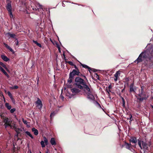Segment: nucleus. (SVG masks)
<instances>
[{"mask_svg": "<svg viewBox=\"0 0 153 153\" xmlns=\"http://www.w3.org/2000/svg\"><path fill=\"white\" fill-rule=\"evenodd\" d=\"M4 45L8 49H9L10 51L13 52V51L9 46H8L7 44L5 43H4Z\"/></svg>", "mask_w": 153, "mask_h": 153, "instance_id": "nucleus-16", "label": "nucleus"}, {"mask_svg": "<svg viewBox=\"0 0 153 153\" xmlns=\"http://www.w3.org/2000/svg\"><path fill=\"white\" fill-rule=\"evenodd\" d=\"M11 98V99L12 100V102L13 103H15V100H14V99L13 98V97H12V98Z\"/></svg>", "mask_w": 153, "mask_h": 153, "instance_id": "nucleus-41", "label": "nucleus"}, {"mask_svg": "<svg viewBox=\"0 0 153 153\" xmlns=\"http://www.w3.org/2000/svg\"><path fill=\"white\" fill-rule=\"evenodd\" d=\"M151 106L153 108V105H151Z\"/></svg>", "mask_w": 153, "mask_h": 153, "instance_id": "nucleus-50", "label": "nucleus"}, {"mask_svg": "<svg viewBox=\"0 0 153 153\" xmlns=\"http://www.w3.org/2000/svg\"><path fill=\"white\" fill-rule=\"evenodd\" d=\"M130 87V91L131 92H135V91H134V89L133 88V84H131L129 86Z\"/></svg>", "mask_w": 153, "mask_h": 153, "instance_id": "nucleus-17", "label": "nucleus"}, {"mask_svg": "<svg viewBox=\"0 0 153 153\" xmlns=\"http://www.w3.org/2000/svg\"><path fill=\"white\" fill-rule=\"evenodd\" d=\"M60 98L62 100H63L64 98V97L61 95V94L60 96Z\"/></svg>", "mask_w": 153, "mask_h": 153, "instance_id": "nucleus-38", "label": "nucleus"}, {"mask_svg": "<svg viewBox=\"0 0 153 153\" xmlns=\"http://www.w3.org/2000/svg\"><path fill=\"white\" fill-rule=\"evenodd\" d=\"M1 57L2 59L5 62H7L10 60V59L6 56L4 55H1Z\"/></svg>", "mask_w": 153, "mask_h": 153, "instance_id": "nucleus-12", "label": "nucleus"}, {"mask_svg": "<svg viewBox=\"0 0 153 153\" xmlns=\"http://www.w3.org/2000/svg\"><path fill=\"white\" fill-rule=\"evenodd\" d=\"M22 121L23 123L27 125V126L28 125V122H27V121L25 120L23 118L22 119Z\"/></svg>", "mask_w": 153, "mask_h": 153, "instance_id": "nucleus-30", "label": "nucleus"}, {"mask_svg": "<svg viewBox=\"0 0 153 153\" xmlns=\"http://www.w3.org/2000/svg\"><path fill=\"white\" fill-rule=\"evenodd\" d=\"M71 90L72 93V94H70V95L69 96L68 95V93H67L66 94V96H68L70 98H71L73 95L77 94L80 91V90L76 88L71 89Z\"/></svg>", "mask_w": 153, "mask_h": 153, "instance_id": "nucleus-6", "label": "nucleus"}, {"mask_svg": "<svg viewBox=\"0 0 153 153\" xmlns=\"http://www.w3.org/2000/svg\"><path fill=\"white\" fill-rule=\"evenodd\" d=\"M5 106L9 110H10L11 108V106L7 102L5 103Z\"/></svg>", "mask_w": 153, "mask_h": 153, "instance_id": "nucleus-19", "label": "nucleus"}, {"mask_svg": "<svg viewBox=\"0 0 153 153\" xmlns=\"http://www.w3.org/2000/svg\"><path fill=\"white\" fill-rule=\"evenodd\" d=\"M4 122L6 128L10 126L11 128L14 129L18 134L19 129L17 128L14 122L12 123V121L9 120L8 118H6L4 119Z\"/></svg>", "mask_w": 153, "mask_h": 153, "instance_id": "nucleus-3", "label": "nucleus"}, {"mask_svg": "<svg viewBox=\"0 0 153 153\" xmlns=\"http://www.w3.org/2000/svg\"><path fill=\"white\" fill-rule=\"evenodd\" d=\"M63 55H64V56H65L64 54H63Z\"/></svg>", "mask_w": 153, "mask_h": 153, "instance_id": "nucleus-56", "label": "nucleus"}, {"mask_svg": "<svg viewBox=\"0 0 153 153\" xmlns=\"http://www.w3.org/2000/svg\"><path fill=\"white\" fill-rule=\"evenodd\" d=\"M73 72H74L73 73L75 75H79V74L80 73L79 72V71L78 70H77L75 69H74L73 70Z\"/></svg>", "mask_w": 153, "mask_h": 153, "instance_id": "nucleus-22", "label": "nucleus"}, {"mask_svg": "<svg viewBox=\"0 0 153 153\" xmlns=\"http://www.w3.org/2000/svg\"><path fill=\"white\" fill-rule=\"evenodd\" d=\"M80 85L81 84H78V85H76L77 86V87L78 88H80V89H82L83 88V87L82 86Z\"/></svg>", "mask_w": 153, "mask_h": 153, "instance_id": "nucleus-29", "label": "nucleus"}, {"mask_svg": "<svg viewBox=\"0 0 153 153\" xmlns=\"http://www.w3.org/2000/svg\"><path fill=\"white\" fill-rule=\"evenodd\" d=\"M142 143L143 149L146 150H147L148 149V147L147 146L146 143L142 141Z\"/></svg>", "mask_w": 153, "mask_h": 153, "instance_id": "nucleus-14", "label": "nucleus"}, {"mask_svg": "<svg viewBox=\"0 0 153 153\" xmlns=\"http://www.w3.org/2000/svg\"><path fill=\"white\" fill-rule=\"evenodd\" d=\"M75 81L76 85L81 84L84 86L85 85V82H84V80L79 77H77L75 79Z\"/></svg>", "mask_w": 153, "mask_h": 153, "instance_id": "nucleus-7", "label": "nucleus"}, {"mask_svg": "<svg viewBox=\"0 0 153 153\" xmlns=\"http://www.w3.org/2000/svg\"><path fill=\"white\" fill-rule=\"evenodd\" d=\"M0 65L4 67H5V65L2 62H0Z\"/></svg>", "mask_w": 153, "mask_h": 153, "instance_id": "nucleus-35", "label": "nucleus"}, {"mask_svg": "<svg viewBox=\"0 0 153 153\" xmlns=\"http://www.w3.org/2000/svg\"><path fill=\"white\" fill-rule=\"evenodd\" d=\"M25 133L27 135L29 136L31 138L33 139V136L29 132L27 131L25 132Z\"/></svg>", "mask_w": 153, "mask_h": 153, "instance_id": "nucleus-23", "label": "nucleus"}, {"mask_svg": "<svg viewBox=\"0 0 153 153\" xmlns=\"http://www.w3.org/2000/svg\"><path fill=\"white\" fill-rule=\"evenodd\" d=\"M8 94L11 98H12V94H11L10 93V92H8Z\"/></svg>", "mask_w": 153, "mask_h": 153, "instance_id": "nucleus-36", "label": "nucleus"}, {"mask_svg": "<svg viewBox=\"0 0 153 153\" xmlns=\"http://www.w3.org/2000/svg\"><path fill=\"white\" fill-rule=\"evenodd\" d=\"M69 62V63H72V62Z\"/></svg>", "mask_w": 153, "mask_h": 153, "instance_id": "nucleus-55", "label": "nucleus"}, {"mask_svg": "<svg viewBox=\"0 0 153 153\" xmlns=\"http://www.w3.org/2000/svg\"><path fill=\"white\" fill-rule=\"evenodd\" d=\"M42 146V148L44 147L45 146V145L44 143V142L43 141H42L40 142Z\"/></svg>", "mask_w": 153, "mask_h": 153, "instance_id": "nucleus-27", "label": "nucleus"}, {"mask_svg": "<svg viewBox=\"0 0 153 153\" xmlns=\"http://www.w3.org/2000/svg\"><path fill=\"white\" fill-rule=\"evenodd\" d=\"M125 146L126 149H130V147L131 146V144H128L126 143H125Z\"/></svg>", "mask_w": 153, "mask_h": 153, "instance_id": "nucleus-20", "label": "nucleus"}, {"mask_svg": "<svg viewBox=\"0 0 153 153\" xmlns=\"http://www.w3.org/2000/svg\"><path fill=\"white\" fill-rule=\"evenodd\" d=\"M96 74L97 76H98V75L97 74Z\"/></svg>", "mask_w": 153, "mask_h": 153, "instance_id": "nucleus-54", "label": "nucleus"}, {"mask_svg": "<svg viewBox=\"0 0 153 153\" xmlns=\"http://www.w3.org/2000/svg\"><path fill=\"white\" fill-rule=\"evenodd\" d=\"M58 50H59V52L60 53L61 51V50H60V48L59 47H58Z\"/></svg>", "mask_w": 153, "mask_h": 153, "instance_id": "nucleus-42", "label": "nucleus"}, {"mask_svg": "<svg viewBox=\"0 0 153 153\" xmlns=\"http://www.w3.org/2000/svg\"><path fill=\"white\" fill-rule=\"evenodd\" d=\"M73 72L72 71L71 72H70L69 74V76L73 78L74 76L75 75L73 73Z\"/></svg>", "mask_w": 153, "mask_h": 153, "instance_id": "nucleus-25", "label": "nucleus"}, {"mask_svg": "<svg viewBox=\"0 0 153 153\" xmlns=\"http://www.w3.org/2000/svg\"><path fill=\"white\" fill-rule=\"evenodd\" d=\"M84 91L88 99L91 100L95 99L94 95L95 93L94 91L91 88L89 87L86 84L83 87Z\"/></svg>", "mask_w": 153, "mask_h": 153, "instance_id": "nucleus-2", "label": "nucleus"}, {"mask_svg": "<svg viewBox=\"0 0 153 153\" xmlns=\"http://www.w3.org/2000/svg\"><path fill=\"white\" fill-rule=\"evenodd\" d=\"M44 142L45 143V144L46 145H47L48 143V140L46 138V137H44Z\"/></svg>", "mask_w": 153, "mask_h": 153, "instance_id": "nucleus-26", "label": "nucleus"}, {"mask_svg": "<svg viewBox=\"0 0 153 153\" xmlns=\"http://www.w3.org/2000/svg\"><path fill=\"white\" fill-rule=\"evenodd\" d=\"M138 144L139 145V146L140 147V148L141 149H142L141 146V142L140 140H138Z\"/></svg>", "mask_w": 153, "mask_h": 153, "instance_id": "nucleus-34", "label": "nucleus"}, {"mask_svg": "<svg viewBox=\"0 0 153 153\" xmlns=\"http://www.w3.org/2000/svg\"><path fill=\"white\" fill-rule=\"evenodd\" d=\"M151 59L152 61H153V57L152 58H151V59Z\"/></svg>", "mask_w": 153, "mask_h": 153, "instance_id": "nucleus-47", "label": "nucleus"}, {"mask_svg": "<svg viewBox=\"0 0 153 153\" xmlns=\"http://www.w3.org/2000/svg\"><path fill=\"white\" fill-rule=\"evenodd\" d=\"M16 28L17 29H18V30H19V27L18 26H16Z\"/></svg>", "mask_w": 153, "mask_h": 153, "instance_id": "nucleus-46", "label": "nucleus"}, {"mask_svg": "<svg viewBox=\"0 0 153 153\" xmlns=\"http://www.w3.org/2000/svg\"><path fill=\"white\" fill-rule=\"evenodd\" d=\"M153 53V47H152L149 49L144 51L138 57L135 61V62H137V63H138L145 60Z\"/></svg>", "mask_w": 153, "mask_h": 153, "instance_id": "nucleus-1", "label": "nucleus"}, {"mask_svg": "<svg viewBox=\"0 0 153 153\" xmlns=\"http://www.w3.org/2000/svg\"><path fill=\"white\" fill-rule=\"evenodd\" d=\"M140 91V93L138 94L139 97L137 98L138 99L142 101L143 100H146L148 98L149 96L146 95L145 93L143 92V89L142 87H141Z\"/></svg>", "mask_w": 153, "mask_h": 153, "instance_id": "nucleus-4", "label": "nucleus"}, {"mask_svg": "<svg viewBox=\"0 0 153 153\" xmlns=\"http://www.w3.org/2000/svg\"><path fill=\"white\" fill-rule=\"evenodd\" d=\"M18 41L17 40V43H16V45H18Z\"/></svg>", "mask_w": 153, "mask_h": 153, "instance_id": "nucleus-48", "label": "nucleus"}, {"mask_svg": "<svg viewBox=\"0 0 153 153\" xmlns=\"http://www.w3.org/2000/svg\"><path fill=\"white\" fill-rule=\"evenodd\" d=\"M84 77L85 78H86V77L85 76H84Z\"/></svg>", "mask_w": 153, "mask_h": 153, "instance_id": "nucleus-52", "label": "nucleus"}, {"mask_svg": "<svg viewBox=\"0 0 153 153\" xmlns=\"http://www.w3.org/2000/svg\"><path fill=\"white\" fill-rule=\"evenodd\" d=\"M38 80H37V84H38Z\"/></svg>", "mask_w": 153, "mask_h": 153, "instance_id": "nucleus-51", "label": "nucleus"}, {"mask_svg": "<svg viewBox=\"0 0 153 153\" xmlns=\"http://www.w3.org/2000/svg\"><path fill=\"white\" fill-rule=\"evenodd\" d=\"M36 45H37L40 48H41L42 47V46H41V44L39 43H37Z\"/></svg>", "mask_w": 153, "mask_h": 153, "instance_id": "nucleus-39", "label": "nucleus"}, {"mask_svg": "<svg viewBox=\"0 0 153 153\" xmlns=\"http://www.w3.org/2000/svg\"><path fill=\"white\" fill-rule=\"evenodd\" d=\"M107 91L108 92V94H109V92L110 91V89H109V90H107Z\"/></svg>", "mask_w": 153, "mask_h": 153, "instance_id": "nucleus-45", "label": "nucleus"}, {"mask_svg": "<svg viewBox=\"0 0 153 153\" xmlns=\"http://www.w3.org/2000/svg\"><path fill=\"white\" fill-rule=\"evenodd\" d=\"M108 88L109 89H110L111 88V85H109L108 86Z\"/></svg>", "mask_w": 153, "mask_h": 153, "instance_id": "nucleus-44", "label": "nucleus"}, {"mask_svg": "<svg viewBox=\"0 0 153 153\" xmlns=\"http://www.w3.org/2000/svg\"><path fill=\"white\" fill-rule=\"evenodd\" d=\"M120 71H117L116 73L114 75L115 78L114 80L116 82L119 79V77L120 76Z\"/></svg>", "mask_w": 153, "mask_h": 153, "instance_id": "nucleus-8", "label": "nucleus"}, {"mask_svg": "<svg viewBox=\"0 0 153 153\" xmlns=\"http://www.w3.org/2000/svg\"><path fill=\"white\" fill-rule=\"evenodd\" d=\"M32 130L35 135H37L38 134V131L36 129L34 128H32Z\"/></svg>", "mask_w": 153, "mask_h": 153, "instance_id": "nucleus-18", "label": "nucleus"}, {"mask_svg": "<svg viewBox=\"0 0 153 153\" xmlns=\"http://www.w3.org/2000/svg\"><path fill=\"white\" fill-rule=\"evenodd\" d=\"M5 36H6L8 37L9 38H15L16 36L15 34L13 33H11L10 32L7 33L5 34Z\"/></svg>", "mask_w": 153, "mask_h": 153, "instance_id": "nucleus-10", "label": "nucleus"}, {"mask_svg": "<svg viewBox=\"0 0 153 153\" xmlns=\"http://www.w3.org/2000/svg\"><path fill=\"white\" fill-rule=\"evenodd\" d=\"M122 100L123 102V107H124L125 106L124 100V98L122 97Z\"/></svg>", "mask_w": 153, "mask_h": 153, "instance_id": "nucleus-32", "label": "nucleus"}, {"mask_svg": "<svg viewBox=\"0 0 153 153\" xmlns=\"http://www.w3.org/2000/svg\"><path fill=\"white\" fill-rule=\"evenodd\" d=\"M73 79V78L69 76L68 79V82L70 84L71 83Z\"/></svg>", "mask_w": 153, "mask_h": 153, "instance_id": "nucleus-24", "label": "nucleus"}, {"mask_svg": "<svg viewBox=\"0 0 153 153\" xmlns=\"http://www.w3.org/2000/svg\"><path fill=\"white\" fill-rule=\"evenodd\" d=\"M18 86L17 85H15L14 86L13 88L14 89H16L18 88Z\"/></svg>", "mask_w": 153, "mask_h": 153, "instance_id": "nucleus-37", "label": "nucleus"}, {"mask_svg": "<svg viewBox=\"0 0 153 153\" xmlns=\"http://www.w3.org/2000/svg\"><path fill=\"white\" fill-rule=\"evenodd\" d=\"M16 111V109L15 108H13L10 109V112L11 113H13Z\"/></svg>", "mask_w": 153, "mask_h": 153, "instance_id": "nucleus-31", "label": "nucleus"}, {"mask_svg": "<svg viewBox=\"0 0 153 153\" xmlns=\"http://www.w3.org/2000/svg\"><path fill=\"white\" fill-rule=\"evenodd\" d=\"M37 107L38 108L40 109L42 107V104L41 101L38 98V100L36 102Z\"/></svg>", "mask_w": 153, "mask_h": 153, "instance_id": "nucleus-9", "label": "nucleus"}, {"mask_svg": "<svg viewBox=\"0 0 153 153\" xmlns=\"http://www.w3.org/2000/svg\"><path fill=\"white\" fill-rule=\"evenodd\" d=\"M124 89H125V88H124V89L122 91V92H123V91H124Z\"/></svg>", "mask_w": 153, "mask_h": 153, "instance_id": "nucleus-49", "label": "nucleus"}, {"mask_svg": "<svg viewBox=\"0 0 153 153\" xmlns=\"http://www.w3.org/2000/svg\"><path fill=\"white\" fill-rule=\"evenodd\" d=\"M56 113H55V112H53L51 113L50 115V117L51 118L52 117L54 116L55 115Z\"/></svg>", "mask_w": 153, "mask_h": 153, "instance_id": "nucleus-28", "label": "nucleus"}, {"mask_svg": "<svg viewBox=\"0 0 153 153\" xmlns=\"http://www.w3.org/2000/svg\"><path fill=\"white\" fill-rule=\"evenodd\" d=\"M50 143L52 145H55L56 144V142L54 138H51L50 140Z\"/></svg>", "mask_w": 153, "mask_h": 153, "instance_id": "nucleus-15", "label": "nucleus"}, {"mask_svg": "<svg viewBox=\"0 0 153 153\" xmlns=\"http://www.w3.org/2000/svg\"><path fill=\"white\" fill-rule=\"evenodd\" d=\"M46 153H48V152H46Z\"/></svg>", "mask_w": 153, "mask_h": 153, "instance_id": "nucleus-53", "label": "nucleus"}, {"mask_svg": "<svg viewBox=\"0 0 153 153\" xmlns=\"http://www.w3.org/2000/svg\"><path fill=\"white\" fill-rule=\"evenodd\" d=\"M37 5H39V8H42V5H40L39 4H37Z\"/></svg>", "mask_w": 153, "mask_h": 153, "instance_id": "nucleus-40", "label": "nucleus"}, {"mask_svg": "<svg viewBox=\"0 0 153 153\" xmlns=\"http://www.w3.org/2000/svg\"><path fill=\"white\" fill-rule=\"evenodd\" d=\"M40 153H41V152H40Z\"/></svg>", "mask_w": 153, "mask_h": 153, "instance_id": "nucleus-57", "label": "nucleus"}, {"mask_svg": "<svg viewBox=\"0 0 153 153\" xmlns=\"http://www.w3.org/2000/svg\"><path fill=\"white\" fill-rule=\"evenodd\" d=\"M33 42L35 44H36V45H37V43H38L36 41H35L34 40L33 41Z\"/></svg>", "mask_w": 153, "mask_h": 153, "instance_id": "nucleus-43", "label": "nucleus"}, {"mask_svg": "<svg viewBox=\"0 0 153 153\" xmlns=\"http://www.w3.org/2000/svg\"><path fill=\"white\" fill-rule=\"evenodd\" d=\"M0 70L8 78H9V76L5 71L0 66Z\"/></svg>", "mask_w": 153, "mask_h": 153, "instance_id": "nucleus-13", "label": "nucleus"}, {"mask_svg": "<svg viewBox=\"0 0 153 153\" xmlns=\"http://www.w3.org/2000/svg\"><path fill=\"white\" fill-rule=\"evenodd\" d=\"M7 2L8 3L6 6V9L8 11L11 18L13 17V15L12 13V7L11 6V1L10 0H7Z\"/></svg>", "mask_w": 153, "mask_h": 153, "instance_id": "nucleus-5", "label": "nucleus"}, {"mask_svg": "<svg viewBox=\"0 0 153 153\" xmlns=\"http://www.w3.org/2000/svg\"><path fill=\"white\" fill-rule=\"evenodd\" d=\"M129 117L128 118V119H129L131 120V121H132V120H131L132 117V116L131 114H129Z\"/></svg>", "mask_w": 153, "mask_h": 153, "instance_id": "nucleus-33", "label": "nucleus"}, {"mask_svg": "<svg viewBox=\"0 0 153 153\" xmlns=\"http://www.w3.org/2000/svg\"><path fill=\"white\" fill-rule=\"evenodd\" d=\"M130 141L131 142L134 143V146L136 145V143H137V139L136 137H133L131 138Z\"/></svg>", "mask_w": 153, "mask_h": 153, "instance_id": "nucleus-11", "label": "nucleus"}, {"mask_svg": "<svg viewBox=\"0 0 153 153\" xmlns=\"http://www.w3.org/2000/svg\"><path fill=\"white\" fill-rule=\"evenodd\" d=\"M82 65L83 67L86 68H88V69L89 72H91V68L88 67V66L85 64H82Z\"/></svg>", "mask_w": 153, "mask_h": 153, "instance_id": "nucleus-21", "label": "nucleus"}]
</instances>
